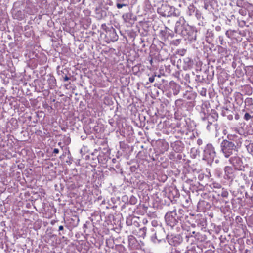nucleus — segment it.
Wrapping results in <instances>:
<instances>
[{"label": "nucleus", "instance_id": "obj_35", "mask_svg": "<svg viewBox=\"0 0 253 253\" xmlns=\"http://www.w3.org/2000/svg\"><path fill=\"white\" fill-rule=\"evenodd\" d=\"M64 229V227L63 226L61 225L59 227V231H61V230H63Z\"/></svg>", "mask_w": 253, "mask_h": 253}, {"label": "nucleus", "instance_id": "obj_11", "mask_svg": "<svg viewBox=\"0 0 253 253\" xmlns=\"http://www.w3.org/2000/svg\"><path fill=\"white\" fill-rule=\"evenodd\" d=\"M183 69L185 70L191 69L193 65V61L191 58L189 57H185L183 59Z\"/></svg>", "mask_w": 253, "mask_h": 253}, {"label": "nucleus", "instance_id": "obj_29", "mask_svg": "<svg viewBox=\"0 0 253 253\" xmlns=\"http://www.w3.org/2000/svg\"><path fill=\"white\" fill-rule=\"evenodd\" d=\"M203 141L201 139H198L197 141V143L198 145H201L202 144Z\"/></svg>", "mask_w": 253, "mask_h": 253}, {"label": "nucleus", "instance_id": "obj_8", "mask_svg": "<svg viewBox=\"0 0 253 253\" xmlns=\"http://www.w3.org/2000/svg\"><path fill=\"white\" fill-rule=\"evenodd\" d=\"M152 231H155V239H157L159 241L164 240L166 236L164 228H163L161 225L156 226L155 229H153Z\"/></svg>", "mask_w": 253, "mask_h": 253}, {"label": "nucleus", "instance_id": "obj_22", "mask_svg": "<svg viewBox=\"0 0 253 253\" xmlns=\"http://www.w3.org/2000/svg\"><path fill=\"white\" fill-rule=\"evenodd\" d=\"M137 199L135 196L132 195L130 197L129 202L130 204L135 205L137 203Z\"/></svg>", "mask_w": 253, "mask_h": 253}, {"label": "nucleus", "instance_id": "obj_32", "mask_svg": "<svg viewBox=\"0 0 253 253\" xmlns=\"http://www.w3.org/2000/svg\"><path fill=\"white\" fill-rule=\"evenodd\" d=\"M152 225L153 226H155L156 227V226H159L158 225H157V223L156 221H153L152 222Z\"/></svg>", "mask_w": 253, "mask_h": 253}, {"label": "nucleus", "instance_id": "obj_38", "mask_svg": "<svg viewBox=\"0 0 253 253\" xmlns=\"http://www.w3.org/2000/svg\"><path fill=\"white\" fill-rule=\"evenodd\" d=\"M226 35H228V31H227V32H226Z\"/></svg>", "mask_w": 253, "mask_h": 253}, {"label": "nucleus", "instance_id": "obj_13", "mask_svg": "<svg viewBox=\"0 0 253 253\" xmlns=\"http://www.w3.org/2000/svg\"><path fill=\"white\" fill-rule=\"evenodd\" d=\"M116 6L118 9H121L123 7H128V2L126 0H117Z\"/></svg>", "mask_w": 253, "mask_h": 253}, {"label": "nucleus", "instance_id": "obj_5", "mask_svg": "<svg viewBox=\"0 0 253 253\" xmlns=\"http://www.w3.org/2000/svg\"><path fill=\"white\" fill-rule=\"evenodd\" d=\"M175 8L170 6L167 3L163 4L158 9V12L164 17H169L174 14Z\"/></svg>", "mask_w": 253, "mask_h": 253}, {"label": "nucleus", "instance_id": "obj_37", "mask_svg": "<svg viewBox=\"0 0 253 253\" xmlns=\"http://www.w3.org/2000/svg\"><path fill=\"white\" fill-rule=\"evenodd\" d=\"M178 91H179V90H178L177 91H176V92H174V95L177 94L178 93Z\"/></svg>", "mask_w": 253, "mask_h": 253}, {"label": "nucleus", "instance_id": "obj_2", "mask_svg": "<svg viewBox=\"0 0 253 253\" xmlns=\"http://www.w3.org/2000/svg\"><path fill=\"white\" fill-rule=\"evenodd\" d=\"M190 30L191 27L186 23L185 19L183 17H180L175 24V32L183 36H186L189 35Z\"/></svg>", "mask_w": 253, "mask_h": 253}, {"label": "nucleus", "instance_id": "obj_15", "mask_svg": "<svg viewBox=\"0 0 253 253\" xmlns=\"http://www.w3.org/2000/svg\"><path fill=\"white\" fill-rule=\"evenodd\" d=\"M172 240L174 246L179 244L182 241V239L180 235L175 236L172 238Z\"/></svg>", "mask_w": 253, "mask_h": 253}, {"label": "nucleus", "instance_id": "obj_19", "mask_svg": "<svg viewBox=\"0 0 253 253\" xmlns=\"http://www.w3.org/2000/svg\"><path fill=\"white\" fill-rule=\"evenodd\" d=\"M234 131L239 136H242L244 134L243 129L242 128L235 127L234 128Z\"/></svg>", "mask_w": 253, "mask_h": 253}, {"label": "nucleus", "instance_id": "obj_24", "mask_svg": "<svg viewBox=\"0 0 253 253\" xmlns=\"http://www.w3.org/2000/svg\"><path fill=\"white\" fill-rule=\"evenodd\" d=\"M111 33L113 35V41H117L118 39V36L117 35L114 29H113Z\"/></svg>", "mask_w": 253, "mask_h": 253}, {"label": "nucleus", "instance_id": "obj_20", "mask_svg": "<svg viewBox=\"0 0 253 253\" xmlns=\"http://www.w3.org/2000/svg\"><path fill=\"white\" fill-rule=\"evenodd\" d=\"M204 8L206 10H210V7L211 6L210 2L209 0H204Z\"/></svg>", "mask_w": 253, "mask_h": 253}, {"label": "nucleus", "instance_id": "obj_16", "mask_svg": "<svg viewBox=\"0 0 253 253\" xmlns=\"http://www.w3.org/2000/svg\"><path fill=\"white\" fill-rule=\"evenodd\" d=\"M207 117H210V119L214 121V120H217L218 114L215 111H213L211 114V115H209Z\"/></svg>", "mask_w": 253, "mask_h": 253}, {"label": "nucleus", "instance_id": "obj_10", "mask_svg": "<svg viewBox=\"0 0 253 253\" xmlns=\"http://www.w3.org/2000/svg\"><path fill=\"white\" fill-rule=\"evenodd\" d=\"M235 170L230 166H226L224 168L225 178L233 179L235 175Z\"/></svg>", "mask_w": 253, "mask_h": 253}, {"label": "nucleus", "instance_id": "obj_6", "mask_svg": "<svg viewBox=\"0 0 253 253\" xmlns=\"http://www.w3.org/2000/svg\"><path fill=\"white\" fill-rule=\"evenodd\" d=\"M227 137L228 139H226V141L233 143L238 149L241 147L243 142L242 136L236 134H228Z\"/></svg>", "mask_w": 253, "mask_h": 253}, {"label": "nucleus", "instance_id": "obj_12", "mask_svg": "<svg viewBox=\"0 0 253 253\" xmlns=\"http://www.w3.org/2000/svg\"><path fill=\"white\" fill-rule=\"evenodd\" d=\"M245 103V109L246 110H252L253 109V99L252 98L247 97L246 98L244 101Z\"/></svg>", "mask_w": 253, "mask_h": 253}, {"label": "nucleus", "instance_id": "obj_17", "mask_svg": "<svg viewBox=\"0 0 253 253\" xmlns=\"http://www.w3.org/2000/svg\"><path fill=\"white\" fill-rule=\"evenodd\" d=\"M202 119L203 121H206V120H207L208 125L207 126V129L208 130H210L211 129L210 126H211L212 124L211 120L210 119V117L202 118Z\"/></svg>", "mask_w": 253, "mask_h": 253}, {"label": "nucleus", "instance_id": "obj_31", "mask_svg": "<svg viewBox=\"0 0 253 253\" xmlns=\"http://www.w3.org/2000/svg\"><path fill=\"white\" fill-rule=\"evenodd\" d=\"M59 149H57V148H54L53 149V153L56 154H58L59 153Z\"/></svg>", "mask_w": 253, "mask_h": 253}, {"label": "nucleus", "instance_id": "obj_9", "mask_svg": "<svg viewBox=\"0 0 253 253\" xmlns=\"http://www.w3.org/2000/svg\"><path fill=\"white\" fill-rule=\"evenodd\" d=\"M229 162L233 165L235 169L238 170L242 169L243 163L241 159L239 157L237 156L231 157L229 159Z\"/></svg>", "mask_w": 253, "mask_h": 253}, {"label": "nucleus", "instance_id": "obj_4", "mask_svg": "<svg viewBox=\"0 0 253 253\" xmlns=\"http://www.w3.org/2000/svg\"><path fill=\"white\" fill-rule=\"evenodd\" d=\"M165 218L167 225L171 227H173L176 225L179 220V217L177 215L175 210L167 213L165 215Z\"/></svg>", "mask_w": 253, "mask_h": 253}, {"label": "nucleus", "instance_id": "obj_23", "mask_svg": "<svg viewBox=\"0 0 253 253\" xmlns=\"http://www.w3.org/2000/svg\"><path fill=\"white\" fill-rule=\"evenodd\" d=\"M247 149L250 152H253V143H250L247 146Z\"/></svg>", "mask_w": 253, "mask_h": 253}, {"label": "nucleus", "instance_id": "obj_18", "mask_svg": "<svg viewBox=\"0 0 253 253\" xmlns=\"http://www.w3.org/2000/svg\"><path fill=\"white\" fill-rule=\"evenodd\" d=\"M13 17L14 19L21 20L23 18V15L22 14L21 11H18L15 13L13 14Z\"/></svg>", "mask_w": 253, "mask_h": 253}, {"label": "nucleus", "instance_id": "obj_30", "mask_svg": "<svg viewBox=\"0 0 253 253\" xmlns=\"http://www.w3.org/2000/svg\"><path fill=\"white\" fill-rule=\"evenodd\" d=\"M213 185H214V187H215L217 188H220L221 187V185L218 183L213 184Z\"/></svg>", "mask_w": 253, "mask_h": 253}, {"label": "nucleus", "instance_id": "obj_39", "mask_svg": "<svg viewBox=\"0 0 253 253\" xmlns=\"http://www.w3.org/2000/svg\"><path fill=\"white\" fill-rule=\"evenodd\" d=\"M252 173H253V171H252V172H251L250 174H251Z\"/></svg>", "mask_w": 253, "mask_h": 253}, {"label": "nucleus", "instance_id": "obj_26", "mask_svg": "<svg viewBox=\"0 0 253 253\" xmlns=\"http://www.w3.org/2000/svg\"><path fill=\"white\" fill-rule=\"evenodd\" d=\"M251 118V116L248 113H246L245 114L244 119L247 121L249 120Z\"/></svg>", "mask_w": 253, "mask_h": 253}, {"label": "nucleus", "instance_id": "obj_27", "mask_svg": "<svg viewBox=\"0 0 253 253\" xmlns=\"http://www.w3.org/2000/svg\"><path fill=\"white\" fill-rule=\"evenodd\" d=\"M193 251L191 250H187L185 251H177L176 252V253H193Z\"/></svg>", "mask_w": 253, "mask_h": 253}, {"label": "nucleus", "instance_id": "obj_28", "mask_svg": "<svg viewBox=\"0 0 253 253\" xmlns=\"http://www.w3.org/2000/svg\"><path fill=\"white\" fill-rule=\"evenodd\" d=\"M155 80V76H152L149 78V81L150 83H153Z\"/></svg>", "mask_w": 253, "mask_h": 253}, {"label": "nucleus", "instance_id": "obj_34", "mask_svg": "<svg viewBox=\"0 0 253 253\" xmlns=\"http://www.w3.org/2000/svg\"><path fill=\"white\" fill-rule=\"evenodd\" d=\"M140 230L142 231L144 234H145L146 231V228L145 227H144L141 229Z\"/></svg>", "mask_w": 253, "mask_h": 253}, {"label": "nucleus", "instance_id": "obj_14", "mask_svg": "<svg viewBox=\"0 0 253 253\" xmlns=\"http://www.w3.org/2000/svg\"><path fill=\"white\" fill-rule=\"evenodd\" d=\"M196 10L195 6L193 4H191L188 7L186 12L187 14L189 16H192L194 15Z\"/></svg>", "mask_w": 253, "mask_h": 253}, {"label": "nucleus", "instance_id": "obj_21", "mask_svg": "<svg viewBox=\"0 0 253 253\" xmlns=\"http://www.w3.org/2000/svg\"><path fill=\"white\" fill-rule=\"evenodd\" d=\"M194 15H195L197 19L198 20H201V19H203V17L202 15V13L199 10L196 9Z\"/></svg>", "mask_w": 253, "mask_h": 253}, {"label": "nucleus", "instance_id": "obj_3", "mask_svg": "<svg viewBox=\"0 0 253 253\" xmlns=\"http://www.w3.org/2000/svg\"><path fill=\"white\" fill-rule=\"evenodd\" d=\"M216 156L214 148L211 144H208L204 150L203 159L208 161H213Z\"/></svg>", "mask_w": 253, "mask_h": 253}, {"label": "nucleus", "instance_id": "obj_25", "mask_svg": "<svg viewBox=\"0 0 253 253\" xmlns=\"http://www.w3.org/2000/svg\"><path fill=\"white\" fill-rule=\"evenodd\" d=\"M221 195L223 197H227L228 196V192L226 190H223L221 193Z\"/></svg>", "mask_w": 253, "mask_h": 253}, {"label": "nucleus", "instance_id": "obj_1", "mask_svg": "<svg viewBox=\"0 0 253 253\" xmlns=\"http://www.w3.org/2000/svg\"><path fill=\"white\" fill-rule=\"evenodd\" d=\"M221 151L225 157L228 158L234 153H236L238 150L231 142L223 140L220 144Z\"/></svg>", "mask_w": 253, "mask_h": 253}, {"label": "nucleus", "instance_id": "obj_7", "mask_svg": "<svg viewBox=\"0 0 253 253\" xmlns=\"http://www.w3.org/2000/svg\"><path fill=\"white\" fill-rule=\"evenodd\" d=\"M122 18L124 21L128 24L127 26H132L137 20L136 16L130 11L124 14Z\"/></svg>", "mask_w": 253, "mask_h": 253}, {"label": "nucleus", "instance_id": "obj_36", "mask_svg": "<svg viewBox=\"0 0 253 253\" xmlns=\"http://www.w3.org/2000/svg\"><path fill=\"white\" fill-rule=\"evenodd\" d=\"M182 52H183V54H184L185 53L186 50H182Z\"/></svg>", "mask_w": 253, "mask_h": 253}, {"label": "nucleus", "instance_id": "obj_33", "mask_svg": "<svg viewBox=\"0 0 253 253\" xmlns=\"http://www.w3.org/2000/svg\"><path fill=\"white\" fill-rule=\"evenodd\" d=\"M69 79H70V78H69L67 76H65L64 77V81H68Z\"/></svg>", "mask_w": 253, "mask_h": 253}]
</instances>
